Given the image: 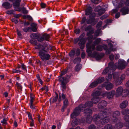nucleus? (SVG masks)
Segmentation results:
<instances>
[{"label": "nucleus", "mask_w": 129, "mask_h": 129, "mask_svg": "<svg viewBox=\"0 0 129 129\" xmlns=\"http://www.w3.org/2000/svg\"><path fill=\"white\" fill-rule=\"evenodd\" d=\"M36 76L38 79L40 83L41 84H43V82L42 80L41 79L39 75V74H37L36 75Z\"/></svg>", "instance_id": "052dcab7"}, {"label": "nucleus", "mask_w": 129, "mask_h": 129, "mask_svg": "<svg viewBox=\"0 0 129 129\" xmlns=\"http://www.w3.org/2000/svg\"><path fill=\"white\" fill-rule=\"evenodd\" d=\"M107 102L104 100L102 101L98 105L99 109H102L106 107L107 105Z\"/></svg>", "instance_id": "f3484780"}, {"label": "nucleus", "mask_w": 129, "mask_h": 129, "mask_svg": "<svg viewBox=\"0 0 129 129\" xmlns=\"http://www.w3.org/2000/svg\"><path fill=\"white\" fill-rule=\"evenodd\" d=\"M104 80V78L103 77H101L98 78L96 80L98 84L102 83Z\"/></svg>", "instance_id": "c85d7f7f"}, {"label": "nucleus", "mask_w": 129, "mask_h": 129, "mask_svg": "<svg viewBox=\"0 0 129 129\" xmlns=\"http://www.w3.org/2000/svg\"><path fill=\"white\" fill-rule=\"evenodd\" d=\"M93 118L90 115H89L87 116V117L86 118V120H82L83 122H86L87 123L90 124V123L91 122V121L92 120Z\"/></svg>", "instance_id": "aec40b11"}, {"label": "nucleus", "mask_w": 129, "mask_h": 129, "mask_svg": "<svg viewBox=\"0 0 129 129\" xmlns=\"http://www.w3.org/2000/svg\"><path fill=\"white\" fill-rule=\"evenodd\" d=\"M79 120L77 119H75L74 120H73L72 123V125L73 126H75L79 123Z\"/></svg>", "instance_id": "a878e982"}, {"label": "nucleus", "mask_w": 129, "mask_h": 129, "mask_svg": "<svg viewBox=\"0 0 129 129\" xmlns=\"http://www.w3.org/2000/svg\"><path fill=\"white\" fill-rule=\"evenodd\" d=\"M81 61V58L80 57H77L74 59L73 61L74 63L75 64L77 63H79Z\"/></svg>", "instance_id": "37998d69"}, {"label": "nucleus", "mask_w": 129, "mask_h": 129, "mask_svg": "<svg viewBox=\"0 0 129 129\" xmlns=\"http://www.w3.org/2000/svg\"><path fill=\"white\" fill-rule=\"evenodd\" d=\"M107 112H102L98 115H95L93 117V120L96 124H104L107 123L109 120V117L107 115Z\"/></svg>", "instance_id": "f03ea898"}, {"label": "nucleus", "mask_w": 129, "mask_h": 129, "mask_svg": "<svg viewBox=\"0 0 129 129\" xmlns=\"http://www.w3.org/2000/svg\"><path fill=\"white\" fill-rule=\"evenodd\" d=\"M128 102L127 100L123 101L120 105V107L121 109L126 108L128 105Z\"/></svg>", "instance_id": "6ab92c4d"}, {"label": "nucleus", "mask_w": 129, "mask_h": 129, "mask_svg": "<svg viewBox=\"0 0 129 129\" xmlns=\"http://www.w3.org/2000/svg\"><path fill=\"white\" fill-rule=\"evenodd\" d=\"M79 41L78 43V45L80 46V48L81 49H83L85 47V39L81 36L79 37Z\"/></svg>", "instance_id": "1a4fd4ad"}, {"label": "nucleus", "mask_w": 129, "mask_h": 129, "mask_svg": "<svg viewBox=\"0 0 129 129\" xmlns=\"http://www.w3.org/2000/svg\"><path fill=\"white\" fill-rule=\"evenodd\" d=\"M63 105L64 107H67L68 105V100L67 99H65L63 101Z\"/></svg>", "instance_id": "8fccbe9b"}, {"label": "nucleus", "mask_w": 129, "mask_h": 129, "mask_svg": "<svg viewBox=\"0 0 129 129\" xmlns=\"http://www.w3.org/2000/svg\"><path fill=\"white\" fill-rule=\"evenodd\" d=\"M92 49H90V51L91 52V54L90 55H88H88L89 56H91L93 57H95L97 60H100L104 56V55L103 54H98L97 53V52L96 51H94L92 53Z\"/></svg>", "instance_id": "0eeeda50"}, {"label": "nucleus", "mask_w": 129, "mask_h": 129, "mask_svg": "<svg viewBox=\"0 0 129 129\" xmlns=\"http://www.w3.org/2000/svg\"><path fill=\"white\" fill-rule=\"evenodd\" d=\"M80 50L79 49H78L76 52H75L76 55L77 56H79L80 54Z\"/></svg>", "instance_id": "13d9d810"}, {"label": "nucleus", "mask_w": 129, "mask_h": 129, "mask_svg": "<svg viewBox=\"0 0 129 129\" xmlns=\"http://www.w3.org/2000/svg\"><path fill=\"white\" fill-rule=\"evenodd\" d=\"M62 97V99H64L66 98V96L65 95L63 94H62L61 95H60V94H59V98L58 99V101H61V98Z\"/></svg>", "instance_id": "864d4df0"}, {"label": "nucleus", "mask_w": 129, "mask_h": 129, "mask_svg": "<svg viewBox=\"0 0 129 129\" xmlns=\"http://www.w3.org/2000/svg\"><path fill=\"white\" fill-rule=\"evenodd\" d=\"M84 106L83 108L86 107H91L93 106V103L91 101L87 102L85 103L84 105L82 104Z\"/></svg>", "instance_id": "412c9836"}, {"label": "nucleus", "mask_w": 129, "mask_h": 129, "mask_svg": "<svg viewBox=\"0 0 129 129\" xmlns=\"http://www.w3.org/2000/svg\"><path fill=\"white\" fill-rule=\"evenodd\" d=\"M17 69H13L12 70V72L13 73H18L21 72V71L19 70H17Z\"/></svg>", "instance_id": "e2e57ef3"}, {"label": "nucleus", "mask_w": 129, "mask_h": 129, "mask_svg": "<svg viewBox=\"0 0 129 129\" xmlns=\"http://www.w3.org/2000/svg\"><path fill=\"white\" fill-rule=\"evenodd\" d=\"M126 62L124 60H120L118 61V66L116 64L114 65V67H116V68H118L119 69L122 70L125 68L126 66Z\"/></svg>", "instance_id": "6e6552de"}, {"label": "nucleus", "mask_w": 129, "mask_h": 129, "mask_svg": "<svg viewBox=\"0 0 129 129\" xmlns=\"http://www.w3.org/2000/svg\"><path fill=\"white\" fill-rule=\"evenodd\" d=\"M14 12V11L13 10H10L7 11L6 12V13L10 15L13 14V13Z\"/></svg>", "instance_id": "bf43d9fd"}, {"label": "nucleus", "mask_w": 129, "mask_h": 129, "mask_svg": "<svg viewBox=\"0 0 129 129\" xmlns=\"http://www.w3.org/2000/svg\"><path fill=\"white\" fill-rule=\"evenodd\" d=\"M123 119L125 121V126L129 128V116H125L123 117Z\"/></svg>", "instance_id": "a211bd4d"}, {"label": "nucleus", "mask_w": 129, "mask_h": 129, "mask_svg": "<svg viewBox=\"0 0 129 129\" xmlns=\"http://www.w3.org/2000/svg\"><path fill=\"white\" fill-rule=\"evenodd\" d=\"M95 15L96 14L94 13H93L92 15H90L89 17L90 19L86 21L87 23L88 24H90L93 22L95 20L94 17H95Z\"/></svg>", "instance_id": "2eb2a0df"}, {"label": "nucleus", "mask_w": 129, "mask_h": 129, "mask_svg": "<svg viewBox=\"0 0 129 129\" xmlns=\"http://www.w3.org/2000/svg\"><path fill=\"white\" fill-rule=\"evenodd\" d=\"M21 67L22 68V69L24 70H25V72H27V70H26V66L23 63H21Z\"/></svg>", "instance_id": "680f3d73"}, {"label": "nucleus", "mask_w": 129, "mask_h": 129, "mask_svg": "<svg viewBox=\"0 0 129 129\" xmlns=\"http://www.w3.org/2000/svg\"><path fill=\"white\" fill-rule=\"evenodd\" d=\"M104 129H114V127L111 124H107L105 126Z\"/></svg>", "instance_id": "c756f323"}, {"label": "nucleus", "mask_w": 129, "mask_h": 129, "mask_svg": "<svg viewBox=\"0 0 129 129\" xmlns=\"http://www.w3.org/2000/svg\"><path fill=\"white\" fill-rule=\"evenodd\" d=\"M98 12V14L100 16H101L105 12V10L104 9H101L100 10L98 9L96 10Z\"/></svg>", "instance_id": "58836bf2"}, {"label": "nucleus", "mask_w": 129, "mask_h": 129, "mask_svg": "<svg viewBox=\"0 0 129 129\" xmlns=\"http://www.w3.org/2000/svg\"><path fill=\"white\" fill-rule=\"evenodd\" d=\"M37 40L39 42H41L43 41L44 40V39L42 35V36H40L39 35L38 36V37L37 38Z\"/></svg>", "instance_id": "4c0bfd02"}, {"label": "nucleus", "mask_w": 129, "mask_h": 129, "mask_svg": "<svg viewBox=\"0 0 129 129\" xmlns=\"http://www.w3.org/2000/svg\"><path fill=\"white\" fill-rule=\"evenodd\" d=\"M100 30L99 29H97L95 34V36H99Z\"/></svg>", "instance_id": "774afa93"}, {"label": "nucleus", "mask_w": 129, "mask_h": 129, "mask_svg": "<svg viewBox=\"0 0 129 129\" xmlns=\"http://www.w3.org/2000/svg\"><path fill=\"white\" fill-rule=\"evenodd\" d=\"M75 54V51L74 50H71L69 54V56L71 57H73Z\"/></svg>", "instance_id": "de8ad7c7"}, {"label": "nucleus", "mask_w": 129, "mask_h": 129, "mask_svg": "<svg viewBox=\"0 0 129 129\" xmlns=\"http://www.w3.org/2000/svg\"><path fill=\"white\" fill-rule=\"evenodd\" d=\"M16 84L17 85V87L18 89L22 90V87L20 84L18 82H16Z\"/></svg>", "instance_id": "3c124183"}, {"label": "nucleus", "mask_w": 129, "mask_h": 129, "mask_svg": "<svg viewBox=\"0 0 129 129\" xmlns=\"http://www.w3.org/2000/svg\"><path fill=\"white\" fill-rule=\"evenodd\" d=\"M111 48L107 49V50L106 51V53L107 54H110L111 52Z\"/></svg>", "instance_id": "338daca9"}, {"label": "nucleus", "mask_w": 129, "mask_h": 129, "mask_svg": "<svg viewBox=\"0 0 129 129\" xmlns=\"http://www.w3.org/2000/svg\"><path fill=\"white\" fill-rule=\"evenodd\" d=\"M101 1L102 0H91L92 2L95 4H97L100 3Z\"/></svg>", "instance_id": "4d7b16f0"}, {"label": "nucleus", "mask_w": 129, "mask_h": 129, "mask_svg": "<svg viewBox=\"0 0 129 129\" xmlns=\"http://www.w3.org/2000/svg\"><path fill=\"white\" fill-rule=\"evenodd\" d=\"M30 107L31 109L35 110V111H36L37 110L36 108L37 107L35 106L33 103L30 104Z\"/></svg>", "instance_id": "a18cd8bd"}, {"label": "nucleus", "mask_w": 129, "mask_h": 129, "mask_svg": "<svg viewBox=\"0 0 129 129\" xmlns=\"http://www.w3.org/2000/svg\"><path fill=\"white\" fill-rule=\"evenodd\" d=\"M126 1L125 2L123 0H121L119 2L118 7L119 8H122L123 7L126 6L128 5L129 0H126Z\"/></svg>", "instance_id": "dca6fc26"}, {"label": "nucleus", "mask_w": 129, "mask_h": 129, "mask_svg": "<svg viewBox=\"0 0 129 129\" xmlns=\"http://www.w3.org/2000/svg\"><path fill=\"white\" fill-rule=\"evenodd\" d=\"M98 84L96 81L92 82L90 84L89 86L91 88L95 87L98 85Z\"/></svg>", "instance_id": "f704fd0d"}, {"label": "nucleus", "mask_w": 129, "mask_h": 129, "mask_svg": "<svg viewBox=\"0 0 129 129\" xmlns=\"http://www.w3.org/2000/svg\"><path fill=\"white\" fill-rule=\"evenodd\" d=\"M22 10L23 12V13L24 14H27L28 13V11L26 10V8L23 7L22 8Z\"/></svg>", "instance_id": "6e6d98bb"}, {"label": "nucleus", "mask_w": 129, "mask_h": 129, "mask_svg": "<svg viewBox=\"0 0 129 129\" xmlns=\"http://www.w3.org/2000/svg\"><path fill=\"white\" fill-rule=\"evenodd\" d=\"M103 86L105 87L107 90H110L112 89L114 86L113 84L110 82H106L103 84Z\"/></svg>", "instance_id": "f8f14e48"}, {"label": "nucleus", "mask_w": 129, "mask_h": 129, "mask_svg": "<svg viewBox=\"0 0 129 129\" xmlns=\"http://www.w3.org/2000/svg\"><path fill=\"white\" fill-rule=\"evenodd\" d=\"M105 94L106 95L107 98L109 99H111L115 95V91L113 90L109 92H107Z\"/></svg>", "instance_id": "4468645a"}, {"label": "nucleus", "mask_w": 129, "mask_h": 129, "mask_svg": "<svg viewBox=\"0 0 129 129\" xmlns=\"http://www.w3.org/2000/svg\"><path fill=\"white\" fill-rule=\"evenodd\" d=\"M7 119L6 118H4L3 120L1 121V122L2 123V125L4 126H5L7 124Z\"/></svg>", "instance_id": "e433bc0d"}, {"label": "nucleus", "mask_w": 129, "mask_h": 129, "mask_svg": "<svg viewBox=\"0 0 129 129\" xmlns=\"http://www.w3.org/2000/svg\"><path fill=\"white\" fill-rule=\"evenodd\" d=\"M43 35L44 38V40L47 41H49L50 38V35L49 34L45 33L43 34Z\"/></svg>", "instance_id": "7c9ffc66"}, {"label": "nucleus", "mask_w": 129, "mask_h": 129, "mask_svg": "<svg viewBox=\"0 0 129 129\" xmlns=\"http://www.w3.org/2000/svg\"><path fill=\"white\" fill-rule=\"evenodd\" d=\"M38 35L36 34L33 33L30 35V37L33 39H37V38L38 37Z\"/></svg>", "instance_id": "c03bdc74"}, {"label": "nucleus", "mask_w": 129, "mask_h": 129, "mask_svg": "<svg viewBox=\"0 0 129 129\" xmlns=\"http://www.w3.org/2000/svg\"><path fill=\"white\" fill-rule=\"evenodd\" d=\"M96 50L101 51L103 50L102 45H99L96 46Z\"/></svg>", "instance_id": "49530a36"}, {"label": "nucleus", "mask_w": 129, "mask_h": 129, "mask_svg": "<svg viewBox=\"0 0 129 129\" xmlns=\"http://www.w3.org/2000/svg\"><path fill=\"white\" fill-rule=\"evenodd\" d=\"M2 5L5 8L7 9H9L12 7V5L7 2H4L3 4Z\"/></svg>", "instance_id": "4be33fe9"}, {"label": "nucleus", "mask_w": 129, "mask_h": 129, "mask_svg": "<svg viewBox=\"0 0 129 129\" xmlns=\"http://www.w3.org/2000/svg\"><path fill=\"white\" fill-rule=\"evenodd\" d=\"M123 92V88L121 86L118 87L116 89L115 93L116 96L118 97L122 94Z\"/></svg>", "instance_id": "9b49d317"}, {"label": "nucleus", "mask_w": 129, "mask_h": 129, "mask_svg": "<svg viewBox=\"0 0 129 129\" xmlns=\"http://www.w3.org/2000/svg\"><path fill=\"white\" fill-rule=\"evenodd\" d=\"M92 8L91 7H89L87 8L85 10V15H88L90 14L91 13Z\"/></svg>", "instance_id": "cd10ccee"}, {"label": "nucleus", "mask_w": 129, "mask_h": 129, "mask_svg": "<svg viewBox=\"0 0 129 129\" xmlns=\"http://www.w3.org/2000/svg\"><path fill=\"white\" fill-rule=\"evenodd\" d=\"M40 6L42 8H44L46 6V4L43 3H41Z\"/></svg>", "instance_id": "69168bd1"}, {"label": "nucleus", "mask_w": 129, "mask_h": 129, "mask_svg": "<svg viewBox=\"0 0 129 129\" xmlns=\"http://www.w3.org/2000/svg\"><path fill=\"white\" fill-rule=\"evenodd\" d=\"M116 85H120L122 82V80L119 77L116 79Z\"/></svg>", "instance_id": "72a5a7b5"}, {"label": "nucleus", "mask_w": 129, "mask_h": 129, "mask_svg": "<svg viewBox=\"0 0 129 129\" xmlns=\"http://www.w3.org/2000/svg\"><path fill=\"white\" fill-rule=\"evenodd\" d=\"M20 3L19 2H13V5L14 8H18L20 6Z\"/></svg>", "instance_id": "ea45409f"}, {"label": "nucleus", "mask_w": 129, "mask_h": 129, "mask_svg": "<svg viewBox=\"0 0 129 129\" xmlns=\"http://www.w3.org/2000/svg\"><path fill=\"white\" fill-rule=\"evenodd\" d=\"M122 15H124L129 13V3L128 5L126 6L123 7L120 10Z\"/></svg>", "instance_id": "9d476101"}, {"label": "nucleus", "mask_w": 129, "mask_h": 129, "mask_svg": "<svg viewBox=\"0 0 129 129\" xmlns=\"http://www.w3.org/2000/svg\"><path fill=\"white\" fill-rule=\"evenodd\" d=\"M129 90H127L126 89H123V92L122 94L124 93L123 96H126L129 95Z\"/></svg>", "instance_id": "473e14b6"}, {"label": "nucleus", "mask_w": 129, "mask_h": 129, "mask_svg": "<svg viewBox=\"0 0 129 129\" xmlns=\"http://www.w3.org/2000/svg\"><path fill=\"white\" fill-rule=\"evenodd\" d=\"M123 125V124L121 122L115 124L114 127V128H115L116 129L121 128L122 127Z\"/></svg>", "instance_id": "b1692460"}, {"label": "nucleus", "mask_w": 129, "mask_h": 129, "mask_svg": "<svg viewBox=\"0 0 129 129\" xmlns=\"http://www.w3.org/2000/svg\"><path fill=\"white\" fill-rule=\"evenodd\" d=\"M92 110L90 109H86L84 110V113L86 114L87 116L91 114L92 113Z\"/></svg>", "instance_id": "bb28decb"}, {"label": "nucleus", "mask_w": 129, "mask_h": 129, "mask_svg": "<svg viewBox=\"0 0 129 129\" xmlns=\"http://www.w3.org/2000/svg\"><path fill=\"white\" fill-rule=\"evenodd\" d=\"M121 113L123 115H127L129 114V110L127 109H123L122 110Z\"/></svg>", "instance_id": "c9c22d12"}, {"label": "nucleus", "mask_w": 129, "mask_h": 129, "mask_svg": "<svg viewBox=\"0 0 129 129\" xmlns=\"http://www.w3.org/2000/svg\"><path fill=\"white\" fill-rule=\"evenodd\" d=\"M100 100V98H97L94 96H93L92 98L91 99V101L93 104L98 103Z\"/></svg>", "instance_id": "393cba45"}, {"label": "nucleus", "mask_w": 129, "mask_h": 129, "mask_svg": "<svg viewBox=\"0 0 129 129\" xmlns=\"http://www.w3.org/2000/svg\"><path fill=\"white\" fill-rule=\"evenodd\" d=\"M114 63L111 62L109 63L108 64V67L105 69L103 71L102 74L105 75L107 73H111V72H113L115 70L116 67L114 68Z\"/></svg>", "instance_id": "423d86ee"}, {"label": "nucleus", "mask_w": 129, "mask_h": 129, "mask_svg": "<svg viewBox=\"0 0 129 129\" xmlns=\"http://www.w3.org/2000/svg\"><path fill=\"white\" fill-rule=\"evenodd\" d=\"M83 105L81 104L78 107H76L71 114V118L73 119L78 116L81 110H83Z\"/></svg>", "instance_id": "39448f33"}, {"label": "nucleus", "mask_w": 129, "mask_h": 129, "mask_svg": "<svg viewBox=\"0 0 129 129\" xmlns=\"http://www.w3.org/2000/svg\"><path fill=\"white\" fill-rule=\"evenodd\" d=\"M30 104H33L34 101L35 100V96L33 94H31L30 95Z\"/></svg>", "instance_id": "79ce46f5"}, {"label": "nucleus", "mask_w": 129, "mask_h": 129, "mask_svg": "<svg viewBox=\"0 0 129 129\" xmlns=\"http://www.w3.org/2000/svg\"><path fill=\"white\" fill-rule=\"evenodd\" d=\"M29 42L33 45L35 46L36 49H39L38 56L43 61L48 60L50 58V56L48 53L49 48L47 44L45 43L40 44L38 43L36 41L30 40Z\"/></svg>", "instance_id": "f257e3e1"}, {"label": "nucleus", "mask_w": 129, "mask_h": 129, "mask_svg": "<svg viewBox=\"0 0 129 129\" xmlns=\"http://www.w3.org/2000/svg\"><path fill=\"white\" fill-rule=\"evenodd\" d=\"M120 113L118 111H115L113 113L111 118L114 122H116L118 120V117L120 115Z\"/></svg>", "instance_id": "ddd939ff"}, {"label": "nucleus", "mask_w": 129, "mask_h": 129, "mask_svg": "<svg viewBox=\"0 0 129 129\" xmlns=\"http://www.w3.org/2000/svg\"><path fill=\"white\" fill-rule=\"evenodd\" d=\"M68 70V69H67L62 71L60 74V75L58 77V81L61 83L62 87L64 89H66V85L69 81L71 76L70 75H68L65 77L60 76L65 75L67 73Z\"/></svg>", "instance_id": "20e7f679"}, {"label": "nucleus", "mask_w": 129, "mask_h": 129, "mask_svg": "<svg viewBox=\"0 0 129 129\" xmlns=\"http://www.w3.org/2000/svg\"><path fill=\"white\" fill-rule=\"evenodd\" d=\"M96 128V127L94 125L91 124L89 126L88 129H95Z\"/></svg>", "instance_id": "0e129e2a"}, {"label": "nucleus", "mask_w": 129, "mask_h": 129, "mask_svg": "<svg viewBox=\"0 0 129 129\" xmlns=\"http://www.w3.org/2000/svg\"><path fill=\"white\" fill-rule=\"evenodd\" d=\"M82 65L79 64L76 65L75 67V70L76 72L79 71L82 68Z\"/></svg>", "instance_id": "2f4dec72"}, {"label": "nucleus", "mask_w": 129, "mask_h": 129, "mask_svg": "<svg viewBox=\"0 0 129 129\" xmlns=\"http://www.w3.org/2000/svg\"><path fill=\"white\" fill-rule=\"evenodd\" d=\"M94 33L93 30H92L90 31L87 32L86 33V35L88 37L87 39L88 43H87L86 45L87 48L86 52L88 53V55H90L91 53L90 49L94 50L95 48V45L91 43L93 40V36L92 34Z\"/></svg>", "instance_id": "7ed1b4c3"}, {"label": "nucleus", "mask_w": 129, "mask_h": 129, "mask_svg": "<svg viewBox=\"0 0 129 129\" xmlns=\"http://www.w3.org/2000/svg\"><path fill=\"white\" fill-rule=\"evenodd\" d=\"M55 94L56 95V96L54 97L53 98L52 101V102L53 103L56 102L57 101L58 97V94L56 93H55Z\"/></svg>", "instance_id": "603ef678"}, {"label": "nucleus", "mask_w": 129, "mask_h": 129, "mask_svg": "<svg viewBox=\"0 0 129 129\" xmlns=\"http://www.w3.org/2000/svg\"><path fill=\"white\" fill-rule=\"evenodd\" d=\"M101 39L100 38H98L96 39L95 41L94 42V43L95 45H98L101 42Z\"/></svg>", "instance_id": "09e8293b"}, {"label": "nucleus", "mask_w": 129, "mask_h": 129, "mask_svg": "<svg viewBox=\"0 0 129 129\" xmlns=\"http://www.w3.org/2000/svg\"><path fill=\"white\" fill-rule=\"evenodd\" d=\"M113 78L114 79H116L118 77L119 75L118 73H114L113 74Z\"/></svg>", "instance_id": "5fc2aeb1"}, {"label": "nucleus", "mask_w": 129, "mask_h": 129, "mask_svg": "<svg viewBox=\"0 0 129 129\" xmlns=\"http://www.w3.org/2000/svg\"><path fill=\"white\" fill-rule=\"evenodd\" d=\"M92 30H93V29L92 28L91 26L89 25L88 26L85 28L84 30L86 31H90Z\"/></svg>", "instance_id": "a19ab883"}, {"label": "nucleus", "mask_w": 129, "mask_h": 129, "mask_svg": "<svg viewBox=\"0 0 129 129\" xmlns=\"http://www.w3.org/2000/svg\"><path fill=\"white\" fill-rule=\"evenodd\" d=\"M100 92L99 91H97L93 92L92 94L93 96L97 98H99V96L100 94Z\"/></svg>", "instance_id": "5701e85b"}]
</instances>
